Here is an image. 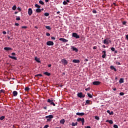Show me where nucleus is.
Returning a JSON list of instances; mask_svg holds the SVG:
<instances>
[{
    "label": "nucleus",
    "mask_w": 128,
    "mask_h": 128,
    "mask_svg": "<svg viewBox=\"0 0 128 128\" xmlns=\"http://www.w3.org/2000/svg\"><path fill=\"white\" fill-rule=\"evenodd\" d=\"M35 8H38L36 10V12L38 13L42 12V10L40 9V6L38 5V4H35L34 5Z\"/></svg>",
    "instance_id": "1"
},
{
    "label": "nucleus",
    "mask_w": 128,
    "mask_h": 128,
    "mask_svg": "<svg viewBox=\"0 0 128 128\" xmlns=\"http://www.w3.org/2000/svg\"><path fill=\"white\" fill-rule=\"evenodd\" d=\"M77 122H82V126L84 124V118H77Z\"/></svg>",
    "instance_id": "2"
},
{
    "label": "nucleus",
    "mask_w": 128,
    "mask_h": 128,
    "mask_svg": "<svg viewBox=\"0 0 128 128\" xmlns=\"http://www.w3.org/2000/svg\"><path fill=\"white\" fill-rule=\"evenodd\" d=\"M77 96H78V98H84V96H86V95L82 94V92H78L77 94Z\"/></svg>",
    "instance_id": "3"
},
{
    "label": "nucleus",
    "mask_w": 128,
    "mask_h": 128,
    "mask_svg": "<svg viewBox=\"0 0 128 128\" xmlns=\"http://www.w3.org/2000/svg\"><path fill=\"white\" fill-rule=\"evenodd\" d=\"M61 62L64 66H66L68 64V60H66L65 58L62 59L61 60Z\"/></svg>",
    "instance_id": "4"
},
{
    "label": "nucleus",
    "mask_w": 128,
    "mask_h": 128,
    "mask_svg": "<svg viewBox=\"0 0 128 128\" xmlns=\"http://www.w3.org/2000/svg\"><path fill=\"white\" fill-rule=\"evenodd\" d=\"M72 36L74 38H80V36H78V34L76 33V32H74L72 33Z\"/></svg>",
    "instance_id": "5"
},
{
    "label": "nucleus",
    "mask_w": 128,
    "mask_h": 128,
    "mask_svg": "<svg viewBox=\"0 0 128 128\" xmlns=\"http://www.w3.org/2000/svg\"><path fill=\"white\" fill-rule=\"evenodd\" d=\"M59 40L62 42H68V40L65 39L64 38H60Z\"/></svg>",
    "instance_id": "6"
},
{
    "label": "nucleus",
    "mask_w": 128,
    "mask_h": 128,
    "mask_svg": "<svg viewBox=\"0 0 128 128\" xmlns=\"http://www.w3.org/2000/svg\"><path fill=\"white\" fill-rule=\"evenodd\" d=\"M92 84L94 86H100V82L98 81H95L92 82Z\"/></svg>",
    "instance_id": "7"
},
{
    "label": "nucleus",
    "mask_w": 128,
    "mask_h": 128,
    "mask_svg": "<svg viewBox=\"0 0 128 128\" xmlns=\"http://www.w3.org/2000/svg\"><path fill=\"white\" fill-rule=\"evenodd\" d=\"M54 42H52V41H48L46 42L47 46H54Z\"/></svg>",
    "instance_id": "8"
},
{
    "label": "nucleus",
    "mask_w": 128,
    "mask_h": 128,
    "mask_svg": "<svg viewBox=\"0 0 128 128\" xmlns=\"http://www.w3.org/2000/svg\"><path fill=\"white\" fill-rule=\"evenodd\" d=\"M28 14L30 16H32V10L31 8H30L28 10Z\"/></svg>",
    "instance_id": "9"
},
{
    "label": "nucleus",
    "mask_w": 128,
    "mask_h": 128,
    "mask_svg": "<svg viewBox=\"0 0 128 128\" xmlns=\"http://www.w3.org/2000/svg\"><path fill=\"white\" fill-rule=\"evenodd\" d=\"M104 44H110V42H108V39L106 38L104 40Z\"/></svg>",
    "instance_id": "10"
},
{
    "label": "nucleus",
    "mask_w": 128,
    "mask_h": 128,
    "mask_svg": "<svg viewBox=\"0 0 128 128\" xmlns=\"http://www.w3.org/2000/svg\"><path fill=\"white\" fill-rule=\"evenodd\" d=\"M102 52L104 54L102 56V58H106V50H104Z\"/></svg>",
    "instance_id": "11"
},
{
    "label": "nucleus",
    "mask_w": 128,
    "mask_h": 128,
    "mask_svg": "<svg viewBox=\"0 0 128 128\" xmlns=\"http://www.w3.org/2000/svg\"><path fill=\"white\" fill-rule=\"evenodd\" d=\"M72 62H74V64H80V62L79 60H72Z\"/></svg>",
    "instance_id": "12"
},
{
    "label": "nucleus",
    "mask_w": 128,
    "mask_h": 128,
    "mask_svg": "<svg viewBox=\"0 0 128 128\" xmlns=\"http://www.w3.org/2000/svg\"><path fill=\"white\" fill-rule=\"evenodd\" d=\"M72 50L73 51L76 52H78V50L76 48H75L74 46H72Z\"/></svg>",
    "instance_id": "13"
},
{
    "label": "nucleus",
    "mask_w": 128,
    "mask_h": 128,
    "mask_svg": "<svg viewBox=\"0 0 128 128\" xmlns=\"http://www.w3.org/2000/svg\"><path fill=\"white\" fill-rule=\"evenodd\" d=\"M46 118H50L52 120V118H54V116L52 115H49L48 116H46Z\"/></svg>",
    "instance_id": "14"
},
{
    "label": "nucleus",
    "mask_w": 128,
    "mask_h": 128,
    "mask_svg": "<svg viewBox=\"0 0 128 128\" xmlns=\"http://www.w3.org/2000/svg\"><path fill=\"white\" fill-rule=\"evenodd\" d=\"M8 58H12V60H18L16 57H14V56H10V55L8 56Z\"/></svg>",
    "instance_id": "15"
},
{
    "label": "nucleus",
    "mask_w": 128,
    "mask_h": 128,
    "mask_svg": "<svg viewBox=\"0 0 128 128\" xmlns=\"http://www.w3.org/2000/svg\"><path fill=\"white\" fill-rule=\"evenodd\" d=\"M12 50L11 48L10 47H5L4 48V50Z\"/></svg>",
    "instance_id": "16"
},
{
    "label": "nucleus",
    "mask_w": 128,
    "mask_h": 128,
    "mask_svg": "<svg viewBox=\"0 0 128 128\" xmlns=\"http://www.w3.org/2000/svg\"><path fill=\"white\" fill-rule=\"evenodd\" d=\"M108 114H109L110 116H113L114 114V112L112 111H110V110H107Z\"/></svg>",
    "instance_id": "17"
},
{
    "label": "nucleus",
    "mask_w": 128,
    "mask_h": 128,
    "mask_svg": "<svg viewBox=\"0 0 128 128\" xmlns=\"http://www.w3.org/2000/svg\"><path fill=\"white\" fill-rule=\"evenodd\" d=\"M106 122H108L109 124H114V122H112V120H106Z\"/></svg>",
    "instance_id": "18"
},
{
    "label": "nucleus",
    "mask_w": 128,
    "mask_h": 128,
    "mask_svg": "<svg viewBox=\"0 0 128 128\" xmlns=\"http://www.w3.org/2000/svg\"><path fill=\"white\" fill-rule=\"evenodd\" d=\"M76 116H84V112H77L76 114Z\"/></svg>",
    "instance_id": "19"
},
{
    "label": "nucleus",
    "mask_w": 128,
    "mask_h": 128,
    "mask_svg": "<svg viewBox=\"0 0 128 128\" xmlns=\"http://www.w3.org/2000/svg\"><path fill=\"white\" fill-rule=\"evenodd\" d=\"M44 74H45V76H50V73L48 72H44Z\"/></svg>",
    "instance_id": "20"
},
{
    "label": "nucleus",
    "mask_w": 128,
    "mask_h": 128,
    "mask_svg": "<svg viewBox=\"0 0 128 128\" xmlns=\"http://www.w3.org/2000/svg\"><path fill=\"white\" fill-rule=\"evenodd\" d=\"M92 101L90 100H86V104H85V105L86 106V104H90V102Z\"/></svg>",
    "instance_id": "21"
},
{
    "label": "nucleus",
    "mask_w": 128,
    "mask_h": 128,
    "mask_svg": "<svg viewBox=\"0 0 128 128\" xmlns=\"http://www.w3.org/2000/svg\"><path fill=\"white\" fill-rule=\"evenodd\" d=\"M64 122H66L64 119H62L60 120V124H64Z\"/></svg>",
    "instance_id": "22"
},
{
    "label": "nucleus",
    "mask_w": 128,
    "mask_h": 128,
    "mask_svg": "<svg viewBox=\"0 0 128 128\" xmlns=\"http://www.w3.org/2000/svg\"><path fill=\"white\" fill-rule=\"evenodd\" d=\"M12 94H13L14 96H18V92L16 91H14L12 92Z\"/></svg>",
    "instance_id": "23"
},
{
    "label": "nucleus",
    "mask_w": 128,
    "mask_h": 128,
    "mask_svg": "<svg viewBox=\"0 0 128 128\" xmlns=\"http://www.w3.org/2000/svg\"><path fill=\"white\" fill-rule=\"evenodd\" d=\"M110 68L112 70H114L115 72H116V68L114 66H110Z\"/></svg>",
    "instance_id": "24"
},
{
    "label": "nucleus",
    "mask_w": 128,
    "mask_h": 128,
    "mask_svg": "<svg viewBox=\"0 0 128 128\" xmlns=\"http://www.w3.org/2000/svg\"><path fill=\"white\" fill-rule=\"evenodd\" d=\"M39 4H41L42 6H44V2H42V0H40L39 1Z\"/></svg>",
    "instance_id": "25"
},
{
    "label": "nucleus",
    "mask_w": 128,
    "mask_h": 128,
    "mask_svg": "<svg viewBox=\"0 0 128 128\" xmlns=\"http://www.w3.org/2000/svg\"><path fill=\"white\" fill-rule=\"evenodd\" d=\"M34 60L37 62H40V58H38V57H35Z\"/></svg>",
    "instance_id": "26"
},
{
    "label": "nucleus",
    "mask_w": 128,
    "mask_h": 128,
    "mask_svg": "<svg viewBox=\"0 0 128 128\" xmlns=\"http://www.w3.org/2000/svg\"><path fill=\"white\" fill-rule=\"evenodd\" d=\"M72 126H78V122H72Z\"/></svg>",
    "instance_id": "27"
},
{
    "label": "nucleus",
    "mask_w": 128,
    "mask_h": 128,
    "mask_svg": "<svg viewBox=\"0 0 128 128\" xmlns=\"http://www.w3.org/2000/svg\"><path fill=\"white\" fill-rule=\"evenodd\" d=\"M47 30H52V28H50V26H45Z\"/></svg>",
    "instance_id": "28"
},
{
    "label": "nucleus",
    "mask_w": 128,
    "mask_h": 128,
    "mask_svg": "<svg viewBox=\"0 0 128 128\" xmlns=\"http://www.w3.org/2000/svg\"><path fill=\"white\" fill-rule=\"evenodd\" d=\"M124 78H120V80H119V82L120 84H122V82H124Z\"/></svg>",
    "instance_id": "29"
},
{
    "label": "nucleus",
    "mask_w": 128,
    "mask_h": 128,
    "mask_svg": "<svg viewBox=\"0 0 128 128\" xmlns=\"http://www.w3.org/2000/svg\"><path fill=\"white\" fill-rule=\"evenodd\" d=\"M5 118V116H2L0 117V120H4Z\"/></svg>",
    "instance_id": "30"
},
{
    "label": "nucleus",
    "mask_w": 128,
    "mask_h": 128,
    "mask_svg": "<svg viewBox=\"0 0 128 128\" xmlns=\"http://www.w3.org/2000/svg\"><path fill=\"white\" fill-rule=\"evenodd\" d=\"M87 94L88 98H92V96L90 94L88 93Z\"/></svg>",
    "instance_id": "31"
},
{
    "label": "nucleus",
    "mask_w": 128,
    "mask_h": 128,
    "mask_svg": "<svg viewBox=\"0 0 128 128\" xmlns=\"http://www.w3.org/2000/svg\"><path fill=\"white\" fill-rule=\"evenodd\" d=\"M12 10H16V6H14L12 8Z\"/></svg>",
    "instance_id": "32"
},
{
    "label": "nucleus",
    "mask_w": 128,
    "mask_h": 128,
    "mask_svg": "<svg viewBox=\"0 0 128 128\" xmlns=\"http://www.w3.org/2000/svg\"><path fill=\"white\" fill-rule=\"evenodd\" d=\"M39 76H42V74H38L35 75V77L38 78Z\"/></svg>",
    "instance_id": "33"
},
{
    "label": "nucleus",
    "mask_w": 128,
    "mask_h": 128,
    "mask_svg": "<svg viewBox=\"0 0 128 128\" xmlns=\"http://www.w3.org/2000/svg\"><path fill=\"white\" fill-rule=\"evenodd\" d=\"M24 90H26V92H28V90H30V88L26 87L24 88Z\"/></svg>",
    "instance_id": "34"
},
{
    "label": "nucleus",
    "mask_w": 128,
    "mask_h": 128,
    "mask_svg": "<svg viewBox=\"0 0 128 128\" xmlns=\"http://www.w3.org/2000/svg\"><path fill=\"white\" fill-rule=\"evenodd\" d=\"M44 16H50V13L46 12L45 14H44Z\"/></svg>",
    "instance_id": "35"
},
{
    "label": "nucleus",
    "mask_w": 128,
    "mask_h": 128,
    "mask_svg": "<svg viewBox=\"0 0 128 128\" xmlns=\"http://www.w3.org/2000/svg\"><path fill=\"white\" fill-rule=\"evenodd\" d=\"M47 102H50L51 104V102H54V100H51L50 99H48Z\"/></svg>",
    "instance_id": "36"
},
{
    "label": "nucleus",
    "mask_w": 128,
    "mask_h": 128,
    "mask_svg": "<svg viewBox=\"0 0 128 128\" xmlns=\"http://www.w3.org/2000/svg\"><path fill=\"white\" fill-rule=\"evenodd\" d=\"M95 120H100V117L98 116H95Z\"/></svg>",
    "instance_id": "37"
},
{
    "label": "nucleus",
    "mask_w": 128,
    "mask_h": 128,
    "mask_svg": "<svg viewBox=\"0 0 128 128\" xmlns=\"http://www.w3.org/2000/svg\"><path fill=\"white\" fill-rule=\"evenodd\" d=\"M110 48H111L112 52H114V50H116V48H114V47H112Z\"/></svg>",
    "instance_id": "38"
},
{
    "label": "nucleus",
    "mask_w": 128,
    "mask_h": 128,
    "mask_svg": "<svg viewBox=\"0 0 128 128\" xmlns=\"http://www.w3.org/2000/svg\"><path fill=\"white\" fill-rule=\"evenodd\" d=\"M122 24H124V26H126V21H124L122 22Z\"/></svg>",
    "instance_id": "39"
},
{
    "label": "nucleus",
    "mask_w": 128,
    "mask_h": 128,
    "mask_svg": "<svg viewBox=\"0 0 128 128\" xmlns=\"http://www.w3.org/2000/svg\"><path fill=\"white\" fill-rule=\"evenodd\" d=\"M63 4H64V6L68 4V2H66V1H64Z\"/></svg>",
    "instance_id": "40"
},
{
    "label": "nucleus",
    "mask_w": 128,
    "mask_h": 128,
    "mask_svg": "<svg viewBox=\"0 0 128 128\" xmlns=\"http://www.w3.org/2000/svg\"><path fill=\"white\" fill-rule=\"evenodd\" d=\"M4 92H5V91H4V90H0V93H2V94H4Z\"/></svg>",
    "instance_id": "41"
},
{
    "label": "nucleus",
    "mask_w": 128,
    "mask_h": 128,
    "mask_svg": "<svg viewBox=\"0 0 128 128\" xmlns=\"http://www.w3.org/2000/svg\"><path fill=\"white\" fill-rule=\"evenodd\" d=\"M50 104L52 106H56V104L54 102H52L50 103Z\"/></svg>",
    "instance_id": "42"
},
{
    "label": "nucleus",
    "mask_w": 128,
    "mask_h": 128,
    "mask_svg": "<svg viewBox=\"0 0 128 128\" xmlns=\"http://www.w3.org/2000/svg\"><path fill=\"white\" fill-rule=\"evenodd\" d=\"M90 90V88L88 87V88H86L85 90L88 91V90Z\"/></svg>",
    "instance_id": "43"
},
{
    "label": "nucleus",
    "mask_w": 128,
    "mask_h": 128,
    "mask_svg": "<svg viewBox=\"0 0 128 128\" xmlns=\"http://www.w3.org/2000/svg\"><path fill=\"white\" fill-rule=\"evenodd\" d=\"M46 36H50V34L48 32H46Z\"/></svg>",
    "instance_id": "44"
},
{
    "label": "nucleus",
    "mask_w": 128,
    "mask_h": 128,
    "mask_svg": "<svg viewBox=\"0 0 128 128\" xmlns=\"http://www.w3.org/2000/svg\"><path fill=\"white\" fill-rule=\"evenodd\" d=\"M114 128H118V125H116V124H114Z\"/></svg>",
    "instance_id": "45"
},
{
    "label": "nucleus",
    "mask_w": 128,
    "mask_h": 128,
    "mask_svg": "<svg viewBox=\"0 0 128 128\" xmlns=\"http://www.w3.org/2000/svg\"><path fill=\"white\" fill-rule=\"evenodd\" d=\"M124 93L123 92H121L120 93V96H124Z\"/></svg>",
    "instance_id": "46"
},
{
    "label": "nucleus",
    "mask_w": 128,
    "mask_h": 128,
    "mask_svg": "<svg viewBox=\"0 0 128 128\" xmlns=\"http://www.w3.org/2000/svg\"><path fill=\"white\" fill-rule=\"evenodd\" d=\"M16 20H20V16L17 17V18H16Z\"/></svg>",
    "instance_id": "47"
},
{
    "label": "nucleus",
    "mask_w": 128,
    "mask_h": 128,
    "mask_svg": "<svg viewBox=\"0 0 128 128\" xmlns=\"http://www.w3.org/2000/svg\"><path fill=\"white\" fill-rule=\"evenodd\" d=\"M22 28H28V26H22Z\"/></svg>",
    "instance_id": "48"
},
{
    "label": "nucleus",
    "mask_w": 128,
    "mask_h": 128,
    "mask_svg": "<svg viewBox=\"0 0 128 128\" xmlns=\"http://www.w3.org/2000/svg\"><path fill=\"white\" fill-rule=\"evenodd\" d=\"M116 64H118V66H120V62H116Z\"/></svg>",
    "instance_id": "49"
},
{
    "label": "nucleus",
    "mask_w": 128,
    "mask_h": 128,
    "mask_svg": "<svg viewBox=\"0 0 128 128\" xmlns=\"http://www.w3.org/2000/svg\"><path fill=\"white\" fill-rule=\"evenodd\" d=\"M51 121H52V119H50V118H47V122H51Z\"/></svg>",
    "instance_id": "50"
},
{
    "label": "nucleus",
    "mask_w": 128,
    "mask_h": 128,
    "mask_svg": "<svg viewBox=\"0 0 128 128\" xmlns=\"http://www.w3.org/2000/svg\"><path fill=\"white\" fill-rule=\"evenodd\" d=\"M92 12H93V14H96V11L95 10H92Z\"/></svg>",
    "instance_id": "51"
},
{
    "label": "nucleus",
    "mask_w": 128,
    "mask_h": 128,
    "mask_svg": "<svg viewBox=\"0 0 128 128\" xmlns=\"http://www.w3.org/2000/svg\"><path fill=\"white\" fill-rule=\"evenodd\" d=\"M15 26H20V24H18V23H16Z\"/></svg>",
    "instance_id": "52"
},
{
    "label": "nucleus",
    "mask_w": 128,
    "mask_h": 128,
    "mask_svg": "<svg viewBox=\"0 0 128 128\" xmlns=\"http://www.w3.org/2000/svg\"><path fill=\"white\" fill-rule=\"evenodd\" d=\"M51 38H52V40H56V38H54V36L51 37Z\"/></svg>",
    "instance_id": "53"
},
{
    "label": "nucleus",
    "mask_w": 128,
    "mask_h": 128,
    "mask_svg": "<svg viewBox=\"0 0 128 128\" xmlns=\"http://www.w3.org/2000/svg\"><path fill=\"white\" fill-rule=\"evenodd\" d=\"M3 34H6V31L2 32Z\"/></svg>",
    "instance_id": "54"
},
{
    "label": "nucleus",
    "mask_w": 128,
    "mask_h": 128,
    "mask_svg": "<svg viewBox=\"0 0 128 128\" xmlns=\"http://www.w3.org/2000/svg\"><path fill=\"white\" fill-rule=\"evenodd\" d=\"M96 48H97L96 46H94L93 47V50H96Z\"/></svg>",
    "instance_id": "55"
},
{
    "label": "nucleus",
    "mask_w": 128,
    "mask_h": 128,
    "mask_svg": "<svg viewBox=\"0 0 128 128\" xmlns=\"http://www.w3.org/2000/svg\"><path fill=\"white\" fill-rule=\"evenodd\" d=\"M11 54H12V56H16V53H14V52H12V53Z\"/></svg>",
    "instance_id": "56"
},
{
    "label": "nucleus",
    "mask_w": 128,
    "mask_h": 128,
    "mask_svg": "<svg viewBox=\"0 0 128 128\" xmlns=\"http://www.w3.org/2000/svg\"><path fill=\"white\" fill-rule=\"evenodd\" d=\"M126 38L127 40H128V34H126Z\"/></svg>",
    "instance_id": "57"
},
{
    "label": "nucleus",
    "mask_w": 128,
    "mask_h": 128,
    "mask_svg": "<svg viewBox=\"0 0 128 128\" xmlns=\"http://www.w3.org/2000/svg\"><path fill=\"white\" fill-rule=\"evenodd\" d=\"M18 10H20H20H22V9H21L20 8V7H18Z\"/></svg>",
    "instance_id": "58"
},
{
    "label": "nucleus",
    "mask_w": 128,
    "mask_h": 128,
    "mask_svg": "<svg viewBox=\"0 0 128 128\" xmlns=\"http://www.w3.org/2000/svg\"><path fill=\"white\" fill-rule=\"evenodd\" d=\"M86 128H90V126H85Z\"/></svg>",
    "instance_id": "59"
},
{
    "label": "nucleus",
    "mask_w": 128,
    "mask_h": 128,
    "mask_svg": "<svg viewBox=\"0 0 128 128\" xmlns=\"http://www.w3.org/2000/svg\"><path fill=\"white\" fill-rule=\"evenodd\" d=\"M48 68H50L52 66V64H50L48 65Z\"/></svg>",
    "instance_id": "60"
},
{
    "label": "nucleus",
    "mask_w": 128,
    "mask_h": 128,
    "mask_svg": "<svg viewBox=\"0 0 128 128\" xmlns=\"http://www.w3.org/2000/svg\"><path fill=\"white\" fill-rule=\"evenodd\" d=\"M114 54H118V50H114Z\"/></svg>",
    "instance_id": "61"
},
{
    "label": "nucleus",
    "mask_w": 128,
    "mask_h": 128,
    "mask_svg": "<svg viewBox=\"0 0 128 128\" xmlns=\"http://www.w3.org/2000/svg\"><path fill=\"white\" fill-rule=\"evenodd\" d=\"M102 48H106V46L103 45V46H102Z\"/></svg>",
    "instance_id": "62"
},
{
    "label": "nucleus",
    "mask_w": 128,
    "mask_h": 128,
    "mask_svg": "<svg viewBox=\"0 0 128 128\" xmlns=\"http://www.w3.org/2000/svg\"><path fill=\"white\" fill-rule=\"evenodd\" d=\"M43 108H44V110H46L47 107H46V106H44V107Z\"/></svg>",
    "instance_id": "63"
},
{
    "label": "nucleus",
    "mask_w": 128,
    "mask_h": 128,
    "mask_svg": "<svg viewBox=\"0 0 128 128\" xmlns=\"http://www.w3.org/2000/svg\"><path fill=\"white\" fill-rule=\"evenodd\" d=\"M113 90H114V91L116 90V88H113Z\"/></svg>",
    "instance_id": "64"
}]
</instances>
